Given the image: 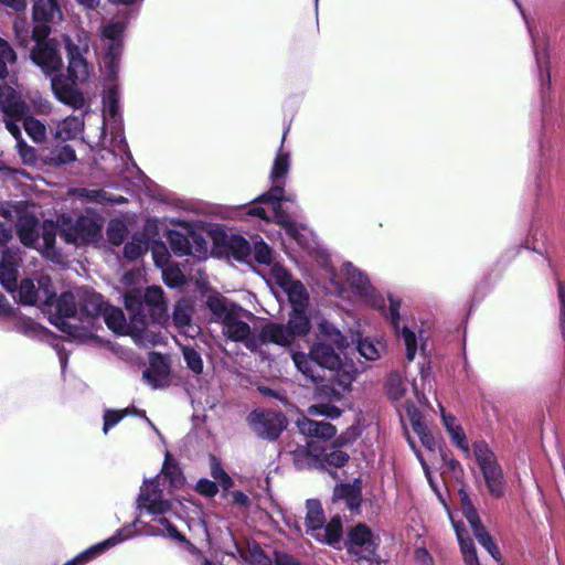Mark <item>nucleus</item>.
<instances>
[{"instance_id": "f257e3e1", "label": "nucleus", "mask_w": 565, "mask_h": 565, "mask_svg": "<svg viewBox=\"0 0 565 565\" xmlns=\"http://www.w3.org/2000/svg\"><path fill=\"white\" fill-rule=\"evenodd\" d=\"M64 46L67 57L66 74H62L63 60L60 44L55 39L46 42H36L30 51L29 57L42 73L51 78V88L55 98L74 109H81L85 105V97L78 88V83H85L92 70L86 58L88 46H79L66 35Z\"/></svg>"}, {"instance_id": "f03ea898", "label": "nucleus", "mask_w": 565, "mask_h": 565, "mask_svg": "<svg viewBox=\"0 0 565 565\" xmlns=\"http://www.w3.org/2000/svg\"><path fill=\"white\" fill-rule=\"evenodd\" d=\"M565 127V105H550L544 102L541 107V127L532 141V168L535 190L536 210L550 201L553 182L558 174L561 131ZM539 214V211H535Z\"/></svg>"}, {"instance_id": "7ed1b4c3", "label": "nucleus", "mask_w": 565, "mask_h": 565, "mask_svg": "<svg viewBox=\"0 0 565 565\" xmlns=\"http://www.w3.org/2000/svg\"><path fill=\"white\" fill-rule=\"evenodd\" d=\"M160 477L163 481H168L171 490H179L185 484V477L179 463L167 454L160 475L143 480L137 498V510L140 514L148 513L159 516L156 521L161 527L147 525L146 533L148 535L164 536L167 534L170 539L184 543L186 542L185 535L169 519L163 516L164 513L171 510L172 504L169 500L163 499Z\"/></svg>"}, {"instance_id": "20e7f679", "label": "nucleus", "mask_w": 565, "mask_h": 565, "mask_svg": "<svg viewBox=\"0 0 565 565\" xmlns=\"http://www.w3.org/2000/svg\"><path fill=\"white\" fill-rule=\"evenodd\" d=\"M126 26L114 22L102 29L103 43L102 63L104 67L105 92L103 95L104 117H108L117 128L122 121L120 108L119 72L120 62L125 49Z\"/></svg>"}, {"instance_id": "39448f33", "label": "nucleus", "mask_w": 565, "mask_h": 565, "mask_svg": "<svg viewBox=\"0 0 565 565\" xmlns=\"http://www.w3.org/2000/svg\"><path fill=\"white\" fill-rule=\"evenodd\" d=\"M211 312V320L222 324L224 337L233 342L243 343L250 352H256L260 347L268 344V338L264 337V326L258 334H254L248 322L243 318H253L254 315L241 305L230 301L221 295L210 296L205 302Z\"/></svg>"}, {"instance_id": "423d86ee", "label": "nucleus", "mask_w": 565, "mask_h": 565, "mask_svg": "<svg viewBox=\"0 0 565 565\" xmlns=\"http://www.w3.org/2000/svg\"><path fill=\"white\" fill-rule=\"evenodd\" d=\"M124 305L131 318V327L142 321L163 326L168 319V305L164 298L163 289L159 286H150L145 290L134 288L124 294Z\"/></svg>"}, {"instance_id": "0eeeda50", "label": "nucleus", "mask_w": 565, "mask_h": 565, "mask_svg": "<svg viewBox=\"0 0 565 565\" xmlns=\"http://www.w3.org/2000/svg\"><path fill=\"white\" fill-rule=\"evenodd\" d=\"M281 193V185L270 186L267 191L253 199L249 203L238 205L237 209L242 211V213L246 216L269 222L270 217L264 207V204H268L273 210L274 221L281 225V227L290 237L298 241L301 234L297 227L296 222L284 209L279 207Z\"/></svg>"}, {"instance_id": "6e6552de", "label": "nucleus", "mask_w": 565, "mask_h": 565, "mask_svg": "<svg viewBox=\"0 0 565 565\" xmlns=\"http://www.w3.org/2000/svg\"><path fill=\"white\" fill-rule=\"evenodd\" d=\"M19 262L17 253L11 247H6L0 257V285L8 292H17L18 301L23 306H34L39 300V294L43 290L35 286L30 278H24L18 285Z\"/></svg>"}, {"instance_id": "1a4fd4ad", "label": "nucleus", "mask_w": 565, "mask_h": 565, "mask_svg": "<svg viewBox=\"0 0 565 565\" xmlns=\"http://www.w3.org/2000/svg\"><path fill=\"white\" fill-rule=\"evenodd\" d=\"M311 328L307 310H290L287 323L268 322L264 326L263 335L268 338V344L290 347L297 339L308 335Z\"/></svg>"}, {"instance_id": "9d476101", "label": "nucleus", "mask_w": 565, "mask_h": 565, "mask_svg": "<svg viewBox=\"0 0 565 565\" xmlns=\"http://www.w3.org/2000/svg\"><path fill=\"white\" fill-rule=\"evenodd\" d=\"M60 237L64 243L75 246L95 244L102 238L104 226L98 215H79L74 222L68 215H62Z\"/></svg>"}, {"instance_id": "9b49d317", "label": "nucleus", "mask_w": 565, "mask_h": 565, "mask_svg": "<svg viewBox=\"0 0 565 565\" xmlns=\"http://www.w3.org/2000/svg\"><path fill=\"white\" fill-rule=\"evenodd\" d=\"M343 545L355 561H366L367 565H371L370 561L377 558L379 540L365 523L351 526L343 540Z\"/></svg>"}, {"instance_id": "f8f14e48", "label": "nucleus", "mask_w": 565, "mask_h": 565, "mask_svg": "<svg viewBox=\"0 0 565 565\" xmlns=\"http://www.w3.org/2000/svg\"><path fill=\"white\" fill-rule=\"evenodd\" d=\"M513 2L516 6V8L519 9V11L525 22L529 35L532 40L533 53H534V57H535V64L537 67V79H539V85H540L541 107L544 106V102H546L551 106L552 105H565V103L562 99L556 100L551 95V72H550L548 53L546 52V50H543L541 52L537 49L536 42H535V36H534V31L532 29L531 23L529 22V20L526 18L525 11H524L521 2L519 0H513Z\"/></svg>"}, {"instance_id": "ddd939ff", "label": "nucleus", "mask_w": 565, "mask_h": 565, "mask_svg": "<svg viewBox=\"0 0 565 565\" xmlns=\"http://www.w3.org/2000/svg\"><path fill=\"white\" fill-rule=\"evenodd\" d=\"M342 273L353 294L375 309L386 312L385 299L372 286L367 275L355 267L352 263L347 262L342 265Z\"/></svg>"}, {"instance_id": "4468645a", "label": "nucleus", "mask_w": 565, "mask_h": 565, "mask_svg": "<svg viewBox=\"0 0 565 565\" xmlns=\"http://www.w3.org/2000/svg\"><path fill=\"white\" fill-rule=\"evenodd\" d=\"M247 422L260 439L268 441H276L288 425L282 413L265 409L249 413Z\"/></svg>"}, {"instance_id": "2eb2a0df", "label": "nucleus", "mask_w": 565, "mask_h": 565, "mask_svg": "<svg viewBox=\"0 0 565 565\" xmlns=\"http://www.w3.org/2000/svg\"><path fill=\"white\" fill-rule=\"evenodd\" d=\"M40 288L43 290L44 299L42 305L51 307L55 303V315L50 318V322L55 326L58 318L67 320L75 318L78 310V301L70 291L62 292L58 297L52 287L51 278L45 276L40 279Z\"/></svg>"}, {"instance_id": "dca6fc26", "label": "nucleus", "mask_w": 565, "mask_h": 565, "mask_svg": "<svg viewBox=\"0 0 565 565\" xmlns=\"http://www.w3.org/2000/svg\"><path fill=\"white\" fill-rule=\"evenodd\" d=\"M137 523H142V521L139 518H137L131 524L125 525L116 530L111 536L89 546L88 548L78 553L76 556H74L63 565H85L86 563L95 559L109 548L131 539L134 536V527L136 526Z\"/></svg>"}, {"instance_id": "f3484780", "label": "nucleus", "mask_w": 565, "mask_h": 565, "mask_svg": "<svg viewBox=\"0 0 565 565\" xmlns=\"http://www.w3.org/2000/svg\"><path fill=\"white\" fill-rule=\"evenodd\" d=\"M311 351V359H313L319 369H328L330 371H339L341 369L349 367L353 370L352 374H349L348 383H352L358 374L354 365L343 364L341 354L345 350H339L335 345L324 343L323 341H315L309 349Z\"/></svg>"}, {"instance_id": "a211bd4d", "label": "nucleus", "mask_w": 565, "mask_h": 565, "mask_svg": "<svg viewBox=\"0 0 565 565\" xmlns=\"http://www.w3.org/2000/svg\"><path fill=\"white\" fill-rule=\"evenodd\" d=\"M214 247L239 263H247L252 256L250 243L239 234H227L221 231L214 236Z\"/></svg>"}, {"instance_id": "6ab92c4d", "label": "nucleus", "mask_w": 565, "mask_h": 565, "mask_svg": "<svg viewBox=\"0 0 565 565\" xmlns=\"http://www.w3.org/2000/svg\"><path fill=\"white\" fill-rule=\"evenodd\" d=\"M277 284L286 292L291 310H307L309 305V294L299 280H296L291 275L280 268H275Z\"/></svg>"}, {"instance_id": "aec40b11", "label": "nucleus", "mask_w": 565, "mask_h": 565, "mask_svg": "<svg viewBox=\"0 0 565 565\" xmlns=\"http://www.w3.org/2000/svg\"><path fill=\"white\" fill-rule=\"evenodd\" d=\"M390 307L387 310V317L395 332L402 337L406 348V359L413 361L417 352V338L415 332L407 326L401 328V300L395 298L393 295H388Z\"/></svg>"}, {"instance_id": "412c9836", "label": "nucleus", "mask_w": 565, "mask_h": 565, "mask_svg": "<svg viewBox=\"0 0 565 565\" xmlns=\"http://www.w3.org/2000/svg\"><path fill=\"white\" fill-rule=\"evenodd\" d=\"M362 500L363 494L361 478H354L352 482L338 483L333 489V503L338 501H344L347 509L352 514L360 513Z\"/></svg>"}, {"instance_id": "4be33fe9", "label": "nucleus", "mask_w": 565, "mask_h": 565, "mask_svg": "<svg viewBox=\"0 0 565 565\" xmlns=\"http://www.w3.org/2000/svg\"><path fill=\"white\" fill-rule=\"evenodd\" d=\"M15 231L20 242L26 247H34L40 238V221L31 207L18 217Z\"/></svg>"}, {"instance_id": "5701e85b", "label": "nucleus", "mask_w": 565, "mask_h": 565, "mask_svg": "<svg viewBox=\"0 0 565 565\" xmlns=\"http://www.w3.org/2000/svg\"><path fill=\"white\" fill-rule=\"evenodd\" d=\"M30 106L22 98L21 94L10 86L0 87V110L4 118H23L30 114Z\"/></svg>"}, {"instance_id": "b1692460", "label": "nucleus", "mask_w": 565, "mask_h": 565, "mask_svg": "<svg viewBox=\"0 0 565 565\" xmlns=\"http://www.w3.org/2000/svg\"><path fill=\"white\" fill-rule=\"evenodd\" d=\"M404 407L406 415L411 422L412 428L414 433L418 436L422 445L428 451H435L436 440L424 422L423 413L416 407L415 403L409 399L405 402Z\"/></svg>"}, {"instance_id": "393cba45", "label": "nucleus", "mask_w": 565, "mask_h": 565, "mask_svg": "<svg viewBox=\"0 0 565 565\" xmlns=\"http://www.w3.org/2000/svg\"><path fill=\"white\" fill-rule=\"evenodd\" d=\"M326 449L317 441H308L306 446H298L294 454V462L297 469H318L322 467V458Z\"/></svg>"}, {"instance_id": "a878e982", "label": "nucleus", "mask_w": 565, "mask_h": 565, "mask_svg": "<svg viewBox=\"0 0 565 565\" xmlns=\"http://www.w3.org/2000/svg\"><path fill=\"white\" fill-rule=\"evenodd\" d=\"M310 536L320 543L340 548L343 537L342 516L340 514L333 515L328 523L324 522L323 525L313 529Z\"/></svg>"}, {"instance_id": "bb28decb", "label": "nucleus", "mask_w": 565, "mask_h": 565, "mask_svg": "<svg viewBox=\"0 0 565 565\" xmlns=\"http://www.w3.org/2000/svg\"><path fill=\"white\" fill-rule=\"evenodd\" d=\"M489 493L493 498H501L505 493V481L499 462L489 463L480 468Z\"/></svg>"}, {"instance_id": "cd10ccee", "label": "nucleus", "mask_w": 565, "mask_h": 565, "mask_svg": "<svg viewBox=\"0 0 565 565\" xmlns=\"http://www.w3.org/2000/svg\"><path fill=\"white\" fill-rule=\"evenodd\" d=\"M299 431L308 437L329 440L337 434V428L329 422L303 418L297 422Z\"/></svg>"}, {"instance_id": "c85d7f7f", "label": "nucleus", "mask_w": 565, "mask_h": 565, "mask_svg": "<svg viewBox=\"0 0 565 565\" xmlns=\"http://www.w3.org/2000/svg\"><path fill=\"white\" fill-rule=\"evenodd\" d=\"M102 316L107 328L114 333L131 337V318L129 317V322H127L122 309L108 303Z\"/></svg>"}, {"instance_id": "c756f323", "label": "nucleus", "mask_w": 565, "mask_h": 565, "mask_svg": "<svg viewBox=\"0 0 565 565\" xmlns=\"http://www.w3.org/2000/svg\"><path fill=\"white\" fill-rule=\"evenodd\" d=\"M107 305L103 296L95 291L86 290L78 298V310L87 319L100 317Z\"/></svg>"}, {"instance_id": "7c9ffc66", "label": "nucleus", "mask_w": 565, "mask_h": 565, "mask_svg": "<svg viewBox=\"0 0 565 565\" xmlns=\"http://www.w3.org/2000/svg\"><path fill=\"white\" fill-rule=\"evenodd\" d=\"M318 333L316 341H323L335 345L339 350H347L349 342L340 329L327 319H321L317 324Z\"/></svg>"}, {"instance_id": "2f4dec72", "label": "nucleus", "mask_w": 565, "mask_h": 565, "mask_svg": "<svg viewBox=\"0 0 565 565\" xmlns=\"http://www.w3.org/2000/svg\"><path fill=\"white\" fill-rule=\"evenodd\" d=\"M289 131V127L284 130L281 145H284L285 138ZM290 169V152L285 151L282 146L279 147L271 170H270V180L273 182L271 186L285 184V177L287 175Z\"/></svg>"}, {"instance_id": "473e14b6", "label": "nucleus", "mask_w": 565, "mask_h": 565, "mask_svg": "<svg viewBox=\"0 0 565 565\" xmlns=\"http://www.w3.org/2000/svg\"><path fill=\"white\" fill-rule=\"evenodd\" d=\"M150 323L153 322L151 320H145L142 321V326L138 323L137 326L131 327V338L136 344L143 348H150L163 343V335L160 332L148 330V326Z\"/></svg>"}, {"instance_id": "72a5a7b5", "label": "nucleus", "mask_w": 565, "mask_h": 565, "mask_svg": "<svg viewBox=\"0 0 565 565\" xmlns=\"http://www.w3.org/2000/svg\"><path fill=\"white\" fill-rule=\"evenodd\" d=\"M76 160L75 149L67 143L52 147L45 157V163L55 168L73 163Z\"/></svg>"}, {"instance_id": "f704fd0d", "label": "nucleus", "mask_w": 565, "mask_h": 565, "mask_svg": "<svg viewBox=\"0 0 565 565\" xmlns=\"http://www.w3.org/2000/svg\"><path fill=\"white\" fill-rule=\"evenodd\" d=\"M291 359L297 370L308 380H310L313 383L322 380L320 370H318L319 366L317 365L316 361L311 359L310 350L308 354L303 352H294L291 354Z\"/></svg>"}, {"instance_id": "c9c22d12", "label": "nucleus", "mask_w": 565, "mask_h": 565, "mask_svg": "<svg viewBox=\"0 0 565 565\" xmlns=\"http://www.w3.org/2000/svg\"><path fill=\"white\" fill-rule=\"evenodd\" d=\"M111 4H122L126 8L122 10H118L117 12V19H111L108 23L104 24L103 28H106L107 25L119 22L126 26V30L128 29V25L131 20H135L139 15L140 7L143 2V0H108Z\"/></svg>"}, {"instance_id": "e433bc0d", "label": "nucleus", "mask_w": 565, "mask_h": 565, "mask_svg": "<svg viewBox=\"0 0 565 565\" xmlns=\"http://www.w3.org/2000/svg\"><path fill=\"white\" fill-rule=\"evenodd\" d=\"M55 14L61 15L57 0H35L32 7L33 22H52Z\"/></svg>"}, {"instance_id": "4c0bfd02", "label": "nucleus", "mask_w": 565, "mask_h": 565, "mask_svg": "<svg viewBox=\"0 0 565 565\" xmlns=\"http://www.w3.org/2000/svg\"><path fill=\"white\" fill-rule=\"evenodd\" d=\"M349 459L350 456L348 452L341 450L339 447H334L332 444L331 449L329 451H324L322 467H319L318 469L324 470L335 478L337 472L331 469L343 468L349 462Z\"/></svg>"}, {"instance_id": "58836bf2", "label": "nucleus", "mask_w": 565, "mask_h": 565, "mask_svg": "<svg viewBox=\"0 0 565 565\" xmlns=\"http://www.w3.org/2000/svg\"><path fill=\"white\" fill-rule=\"evenodd\" d=\"M443 424L449 434L452 443L465 454L469 455V445L466 434L460 425L456 424V418L452 415L441 414Z\"/></svg>"}, {"instance_id": "ea45409f", "label": "nucleus", "mask_w": 565, "mask_h": 565, "mask_svg": "<svg viewBox=\"0 0 565 565\" xmlns=\"http://www.w3.org/2000/svg\"><path fill=\"white\" fill-rule=\"evenodd\" d=\"M62 222L61 218L57 223L45 221L43 224L41 238L43 242V255L50 257L57 254L56 250V235L61 233Z\"/></svg>"}, {"instance_id": "a19ab883", "label": "nucleus", "mask_w": 565, "mask_h": 565, "mask_svg": "<svg viewBox=\"0 0 565 565\" xmlns=\"http://www.w3.org/2000/svg\"><path fill=\"white\" fill-rule=\"evenodd\" d=\"M307 515L305 519L306 533L311 535L313 529L323 525L326 518L321 502L317 499H308L306 501Z\"/></svg>"}, {"instance_id": "79ce46f5", "label": "nucleus", "mask_w": 565, "mask_h": 565, "mask_svg": "<svg viewBox=\"0 0 565 565\" xmlns=\"http://www.w3.org/2000/svg\"><path fill=\"white\" fill-rule=\"evenodd\" d=\"M172 253L177 256H185L191 254L190 231L183 234L175 230H170L167 234Z\"/></svg>"}, {"instance_id": "37998d69", "label": "nucleus", "mask_w": 565, "mask_h": 565, "mask_svg": "<svg viewBox=\"0 0 565 565\" xmlns=\"http://www.w3.org/2000/svg\"><path fill=\"white\" fill-rule=\"evenodd\" d=\"M55 327L63 333L67 334L71 340L78 341L81 343H85L89 340L93 334L92 332L84 327L73 324L67 320L58 318L55 322Z\"/></svg>"}, {"instance_id": "c03bdc74", "label": "nucleus", "mask_w": 565, "mask_h": 565, "mask_svg": "<svg viewBox=\"0 0 565 565\" xmlns=\"http://www.w3.org/2000/svg\"><path fill=\"white\" fill-rule=\"evenodd\" d=\"M193 315V306L186 299L177 301L172 312V320L178 329L191 326Z\"/></svg>"}, {"instance_id": "a18cd8bd", "label": "nucleus", "mask_w": 565, "mask_h": 565, "mask_svg": "<svg viewBox=\"0 0 565 565\" xmlns=\"http://www.w3.org/2000/svg\"><path fill=\"white\" fill-rule=\"evenodd\" d=\"M380 347L381 342L373 341L371 338L358 335L356 338V351L366 361H375L381 358Z\"/></svg>"}, {"instance_id": "49530a36", "label": "nucleus", "mask_w": 565, "mask_h": 565, "mask_svg": "<svg viewBox=\"0 0 565 565\" xmlns=\"http://www.w3.org/2000/svg\"><path fill=\"white\" fill-rule=\"evenodd\" d=\"M22 124L25 132L34 142H41L44 140L46 135V129L44 124L36 119L34 116L26 114L25 117L22 118Z\"/></svg>"}, {"instance_id": "de8ad7c7", "label": "nucleus", "mask_w": 565, "mask_h": 565, "mask_svg": "<svg viewBox=\"0 0 565 565\" xmlns=\"http://www.w3.org/2000/svg\"><path fill=\"white\" fill-rule=\"evenodd\" d=\"M26 207H32V204L26 200L21 201H0V216L7 221H12L19 217Z\"/></svg>"}, {"instance_id": "09e8293b", "label": "nucleus", "mask_w": 565, "mask_h": 565, "mask_svg": "<svg viewBox=\"0 0 565 565\" xmlns=\"http://www.w3.org/2000/svg\"><path fill=\"white\" fill-rule=\"evenodd\" d=\"M106 235L109 244L119 246L125 242L128 235V228L122 221L111 220L108 223Z\"/></svg>"}, {"instance_id": "8fccbe9b", "label": "nucleus", "mask_w": 565, "mask_h": 565, "mask_svg": "<svg viewBox=\"0 0 565 565\" xmlns=\"http://www.w3.org/2000/svg\"><path fill=\"white\" fill-rule=\"evenodd\" d=\"M465 565H480L473 540L469 533L457 539Z\"/></svg>"}, {"instance_id": "3c124183", "label": "nucleus", "mask_w": 565, "mask_h": 565, "mask_svg": "<svg viewBox=\"0 0 565 565\" xmlns=\"http://www.w3.org/2000/svg\"><path fill=\"white\" fill-rule=\"evenodd\" d=\"M148 250V243L141 238L134 236L127 242L122 249V256L129 262L137 260Z\"/></svg>"}, {"instance_id": "603ef678", "label": "nucleus", "mask_w": 565, "mask_h": 565, "mask_svg": "<svg viewBox=\"0 0 565 565\" xmlns=\"http://www.w3.org/2000/svg\"><path fill=\"white\" fill-rule=\"evenodd\" d=\"M472 450L479 468L498 461L494 452L490 449L489 445L484 440L475 441L472 445Z\"/></svg>"}, {"instance_id": "864d4df0", "label": "nucleus", "mask_w": 565, "mask_h": 565, "mask_svg": "<svg viewBox=\"0 0 565 565\" xmlns=\"http://www.w3.org/2000/svg\"><path fill=\"white\" fill-rule=\"evenodd\" d=\"M162 270V280L169 288H179L185 284V276L177 265H169Z\"/></svg>"}, {"instance_id": "5fc2aeb1", "label": "nucleus", "mask_w": 565, "mask_h": 565, "mask_svg": "<svg viewBox=\"0 0 565 565\" xmlns=\"http://www.w3.org/2000/svg\"><path fill=\"white\" fill-rule=\"evenodd\" d=\"M252 256L256 263L269 266L273 263L274 250L266 242L259 239L254 242Z\"/></svg>"}, {"instance_id": "6e6d98bb", "label": "nucleus", "mask_w": 565, "mask_h": 565, "mask_svg": "<svg viewBox=\"0 0 565 565\" xmlns=\"http://www.w3.org/2000/svg\"><path fill=\"white\" fill-rule=\"evenodd\" d=\"M111 135H113L114 141L116 142L117 149L122 152L126 160L129 161L131 163V166L138 170L139 173H142L141 170L137 167V164L132 158L131 151L129 150L128 142L124 135L122 122L120 124V128H117L116 124H113Z\"/></svg>"}, {"instance_id": "4d7b16f0", "label": "nucleus", "mask_w": 565, "mask_h": 565, "mask_svg": "<svg viewBox=\"0 0 565 565\" xmlns=\"http://www.w3.org/2000/svg\"><path fill=\"white\" fill-rule=\"evenodd\" d=\"M17 54L12 46L2 38H0V79H4L8 72V63H14Z\"/></svg>"}, {"instance_id": "13d9d810", "label": "nucleus", "mask_w": 565, "mask_h": 565, "mask_svg": "<svg viewBox=\"0 0 565 565\" xmlns=\"http://www.w3.org/2000/svg\"><path fill=\"white\" fill-rule=\"evenodd\" d=\"M183 360L186 364V367L199 375L203 372V360L201 354L192 347H183L182 348Z\"/></svg>"}, {"instance_id": "bf43d9fd", "label": "nucleus", "mask_w": 565, "mask_h": 565, "mask_svg": "<svg viewBox=\"0 0 565 565\" xmlns=\"http://www.w3.org/2000/svg\"><path fill=\"white\" fill-rule=\"evenodd\" d=\"M83 126H84L83 121L75 117L66 118L62 122V125L57 131V135L63 140L74 139L83 130Z\"/></svg>"}, {"instance_id": "052dcab7", "label": "nucleus", "mask_w": 565, "mask_h": 565, "mask_svg": "<svg viewBox=\"0 0 565 565\" xmlns=\"http://www.w3.org/2000/svg\"><path fill=\"white\" fill-rule=\"evenodd\" d=\"M151 252H152L153 263L158 268L161 269L166 266L171 265L170 264V253L168 250L167 245L162 241L154 239L152 242Z\"/></svg>"}, {"instance_id": "680f3d73", "label": "nucleus", "mask_w": 565, "mask_h": 565, "mask_svg": "<svg viewBox=\"0 0 565 565\" xmlns=\"http://www.w3.org/2000/svg\"><path fill=\"white\" fill-rule=\"evenodd\" d=\"M191 254L198 258H205L207 255V243L204 236L193 228H190Z\"/></svg>"}, {"instance_id": "e2e57ef3", "label": "nucleus", "mask_w": 565, "mask_h": 565, "mask_svg": "<svg viewBox=\"0 0 565 565\" xmlns=\"http://www.w3.org/2000/svg\"><path fill=\"white\" fill-rule=\"evenodd\" d=\"M130 413L128 409H113L106 408L103 414V433L106 435L108 431L114 428L125 416H128Z\"/></svg>"}, {"instance_id": "0e129e2a", "label": "nucleus", "mask_w": 565, "mask_h": 565, "mask_svg": "<svg viewBox=\"0 0 565 565\" xmlns=\"http://www.w3.org/2000/svg\"><path fill=\"white\" fill-rule=\"evenodd\" d=\"M309 412L313 415L323 416L335 419L342 414V409L331 403L313 404L309 407Z\"/></svg>"}, {"instance_id": "69168bd1", "label": "nucleus", "mask_w": 565, "mask_h": 565, "mask_svg": "<svg viewBox=\"0 0 565 565\" xmlns=\"http://www.w3.org/2000/svg\"><path fill=\"white\" fill-rule=\"evenodd\" d=\"M194 490L200 495L209 499L214 498L218 493L216 481L207 478H200L194 486Z\"/></svg>"}, {"instance_id": "338daca9", "label": "nucleus", "mask_w": 565, "mask_h": 565, "mask_svg": "<svg viewBox=\"0 0 565 565\" xmlns=\"http://www.w3.org/2000/svg\"><path fill=\"white\" fill-rule=\"evenodd\" d=\"M557 298H558V329L562 339L565 343V282L562 280L557 281Z\"/></svg>"}, {"instance_id": "774afa93", "label": "nucleus", "mask_w": 565, "mask_h": 565, "mask_svg": "<svg viewBox=\"0 0 565 565\" xmlns=\"http://www.w3.org/2000/svg\"><path fill=\"white\" fill-rule=\"evenodd\" d=\"M405 394V387L398 376H391L386 382V395L392 401H399Z\"/></svg>"}]
</instances>
